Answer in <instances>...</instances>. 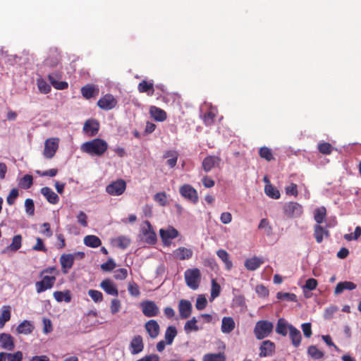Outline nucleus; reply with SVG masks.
Segmentation results:
<instances>
[{
	"label": "nucleus",
	"instance_id": "obj_1",
	"mask_svg": "<svg viewBox=\"0 0 361 361\" xmlns=\"http://www.w3.org/2000/svg\"><path fill=\"white\" fill-rule=\"evenodd\" d=\"M59 271L55 267H47L42 270L39 276L42 279L35 283V289L37 293H41L52 288L56 280Z\"/></svg>",
	"mask_w": 361,
	"mask_h": 361
},
{
	"label": "nucleus",
	"instance_id": "obj_2",
	"mask_svg": "<svg viewBox=\"0 0 361 361\" xmlns=\"http://www.w3.org/2000/svg\"><path fill=\"white\" fill-rule=\"evenodd\" d=\"M81 149L91 156L101 157L108 149V143L103 139L95 138L83 143Z\"/></svg>",
	"mask_w": 361,
	"mask_h": 361
},
{
	"label": "nucleus",
	"instance_id": "obj_3",
	"mask_svg": "<svg viewBox=\"0 0 361 361\" xmlns=\"http://www.w3.org/2000/svg\"><path fill=\"white\" fill-rule=\"evenodd\" d=\"M273 329L274 325L271 322L259 320L256 323L253 332L257 339L262 340L271 334Z\"/></svg>",
	"mask_w": 361,
	"mask_h": 361
},
{
	"label": "nucleus",
	"instance_id": "obj_4",
	"mask_svg": "<svg viewBox=\"0 0 361 361\" xmlns=\"http://www.w3.org/2000/svg\"><path fill=\"white\" fill-rule=\"evenodd\" d=\"M187 286L192 290H197L201 281L200 271L197 268L188 269L184 273Z\"/></svg>",
	"mask_w": 361,
	"mask_h": 361
},
{
	"label": "nucleus",
	"instance_id": "obj_5",
	"mask_svg": "<svg viewBox=\"0 0 361 361\" xmlns=\"http://www.w3.org/2000/svg\"><path fill=\"white\" fill-rule=\"evenodd\" d=\"M59 146L58 137H49L44 142L43 155L46 159H51L54 157Z\"/></svg>",
	"mask_w": 361,
	"mask_h": 361
},
{
	"label": "nucleus",
	"instance_id": "obj_6",
	"mask_svg": "<svg viewBox=\"0 0 361 361\" xmlns=\"http://www.w3.org/2000/svg\"><path fill=\"white\" fill-rule=\"evenodd\" d=\"M283 213L288 218L300 217L302 212L303 208L301 204L295 202H289L283 206Z\"/></svg>",
	"mask_w": 361,
	"mask_h": 361
},
{
	"label": "nucleus",
	"instance_id": "obj_7",
	"mask_svg": "<svg viewBox=\"0 0 361 361\" xmlns=\"http://www.w3.org/2000/svg\"><path fill=\"white\" fill-rule=\"evenodd\" d=\"M126 188V183L123 179H118L109 184L106 191L111 195L118 196L122 195Z\"/></svg>",
	"mask_w": 361,
	"mask_h": 361
},
{
	"label": "nucleus",
	"instance_id": "obj_8",
	"mask_svg": "<svg viewBox=\"0 0 361 361\" xmlns=\"http://www.w3.org/2000/svg\"><path fill=\"white\" fill-rule=\"evenodd\" d=\"M140 307L143 314L147 317H156L159 313V308L152 300H144L140 302Z\"/></svg>",
	"mask_w": 361,
	"mask_h": 361
},
{
	"label": "nucleus",
	"instance_id": "obj_9",
	"mask_svg": "<svg viewBox=\"0 0 361 361\" xmlns=\"http://www.w3.org/2000/svg\"><path fill=\"white\" fill-rule=\"evenodd\" d=\"M180 194L184 198L195 204L198 202L197 191L190 185L184 184L179 189Z\"/></svg>",
	"mask_w": 361,
	"mask_h": 361
},
{
	"label": "nucleus",
	"instance_id": "obj_10",
	"mask_svg": "<svg viewBox=\"0 0 361 361\" xmlns=\"http://www.w3.org/2000/svg\"><path fill=\"white\" fill-rule=\"evenodd\" d=\"M116 99L111 94H106L97 101V106L102 110L109 111L117 105Z\"/></svg>",
	"mask_w": 361,
	"mask_h": 361
},
{
	"label": "nucleus",
	"instance_id": "obj_11",
	"mask_svg": "<svg viewBox=\"0 0 361 361\" xmlns=\"http://www.w3.org/2000/svg\"><path fill=\"white\" fill-rule=\"evenodd\" d=\"M221 159L219 156L209 155L206 157L202 163L203 170L208 173L214 167H218Z\"/></svg>",
	"mask_w": 361,
	"mask_h": 361
},
{
	"label": "nucleus",
	"instance_id": "obj_12",
	"mask_svg": "<svg viewBox=\"0 0 361 361\" xmlns=\"http://www.w3.org/2000/svg\"><path fill=\"white\" fill-rule=\"evenodd\" d=\"M275 344L274 342L267 340L264 341L259 346V356L265 357L272 355L275 352Z\"/></svg>",
	"mask_w": 361,
	"mask_h": 361
},
{
	"label": "nucleus",
	"instance_id": "obj_13",
	"mask_svg": "<svg viewBox=\"0 0 361 361\" xmlns=\"http://www.w3.org/2000/svg\"><path fill=\"white\" fill-rule=\"evenodd\" d=\"M61 78V74L59 72H54L48 75V79L52 86L56 90H65L68 87V84L65 81H59Z\"/></svg>",
	"mask_w": 361,
	"mask_h": 361
},
{
	"label": "nucleus",
	"instance_id": "obj_14",
	"mask_svg": "<svg viewBox=\"0 0 361 361\" xmlns=\"http://www.w3.org/2000/svg\"><path fill=\"white\" fill-rule=\"evenodd\" d=\"M97 312L95 310H90L82 318V324L85 328H91L100 324L96 319L97 317Z\"/></svg>",
	"mask_w": 361,
	"mask_h": 361
},
{
	"label": "nucleus",
	"instance_id": "obj_15",
	"mask_svg": "<svg viewBox=\"0 0 361 361\" xmlns=\"http://www.w3.org/2000/svg\"><path fill=\"white\" fill-rule=\"evenodd\" d=\"M192 306L189 300L182 299L179 301L178 312L181 319L188 318L192 313Z\"/></svg>",
	"mask_w": 361,
	"mask_h": 361
},
{
	"label": "nucleus",
	"instance_id": "obj_16",
	"mask_svg": "<svg viewBox=\"0 0 361 361\" xmlns=\"http://www.w3.org/2000/svg\"><path fill=\"white\" fill-rule=\"evenodd\" d=\"M63 274L68 272L74 264V256L72 254H63L59 259Z\"/></svg>",
	"mask_w": 361,
	"mask_h": 361
},
{
	"label": "nucleus",
	"instance_id": "obj_17",
	"mask_svg": "<svg viewBox=\"0 0 361 361\" xmlns=\"http://www.w3.org/2000/svg\"><path fill=\"white\" fill-rule=\"evenodd\" d=\"M145 328L149 337L153 339L156 338L159 334L160 326L158 322L154 319L147 322L145 324Z\"/></svg>",
	"mask_w": 361,
	"mask_h": 361
},
{
	"label": "nucleus",
	"instance_id": "obj_18",
	"mask_svg": "<svg viewBox=\"0 0 361 361\" xmlns=\"http://www.w3.org/2000/svg\"><path fill=\"white\" fill-rule=\"evenodd\" d=\"M143 348L144 344L142 336L140 335L134 336L130 343V350L131 354H138L143 350Z\"/></svg>",
	"mask_w": 361,
	"mask_h": 361
},
{
	"label": "nucleus",
	"instance_id": "obj_19",
	"mask_svg": "<svg viewBox=\"0 0 361 361\" xmlns=\"http://www.w3.org/2000/svg\"><path fill=\"white\" fill-rule=\"evenodd\" d=\"M0 346L7 350H13L15 348L13 338L8 334H0Z\"/></svg>",
	"mask_w": 361,
	"mask_h": 361
},
{
	"label": "nucleus",
	"instance_id": "obj_20",
	"mask_svg": "<svg viewBox=\"0 0 361 361\" xmlns=\"http://www.w3.org/2000/svg\"><path fill=\"white\" fill-rule=\"evenodd\" d=\"M99 124L94 119H88L85 121L83 130L90 136L95 135L99 131Z\"/></svg>",
	"mask_w": 361,
	"mask_h": 361
},
{
	"label": "nucleus",
	"instance_id": "obj_21",
	"mask_svg": "<svg viewBox=\"0 0 361 361\" xmlns=\"http://www.w3.org/2000/svg\"><path fill=\"white\" fill-rule=\"evenodd\" d=\"M100 287L108 294L114 296H118V291L113 281L109 279L103 280L100 283Z\"/></svg>",
	"mask_w": 361,
	"mask_h": 361
},
{
	"label": "nucleus",
	"instance_id": "obj_22",
	"mask_svg": "<svg viewBox=\"0 0 361 361\" xmlns=\"http://www.w3.org/2000/svg\"><path fill=\"white\" fill-rule=\"evenodd\" d=\"M41 193L45 197L46 200L51 204H56L59 201V195L49 187L41 188Z\"/></svg>",
	"mask_w": 361,
	"mask_h": 361
},
{
	"label": "nucleus",
	"instance_id": "obj_23",
	"mask_svg": "<svg viewBox=\"0 0 361 361\" xmlns=\"http://www.w3.org/2000/svg\"><path fill=\"white\" fill-rule=\"evenodd\" d=\"M147 226V229H145L142 231V234L145 237V240L148 244H154L157 241V235L152 230V227L148 221H145Z\"/></svg>",
	"mask_w": 361,
	"mask_h": 361
},
{
	"label": "nucleus",
	"instance_id": "obj_24",
	"mask_svg": "<svg viewBox=\"0 0 361 361\" xmlns=\"http://www.w3.org/2000/svg\"><path fill=\"white\" fill-rule=\"evenodd\" d=\"M34 329V325L30 321L24 320L18 324L16 328V331L19 334L27 335L30 334L33 331Z\"/></svg>",
	"mask_w": 361,
	"mask_h": 361
},
{
	"label": "nucleus",
	"instance_id": "obj_25",
	"mask_svg": "<svg viewBox=\"0 0 361 361\" xmlns=\"http://www.w3.org/2000/svg\"><path fill=\"white\" fill-rule=\"evenodd\" d=\"M173 254L177 259L180 260H185L190 259L192 256L193 252L191 249L180 247L174 250Z\"/></svg>",
	"mask_w": 361,
	"mask_h": 361
},
{
	"label": "nucleus",
	"instance_id": "obj_26",
	"mask_svg": "<svg viewBox=\"0 0 361 361\" xmlns=\"http://www.w3.org/2000/svg\"><path fill=\"white\" fill-rule=\"evenodd\" d=\"M137 90L140 93H146L148 96H152L154 93L153 82H149L145 80H142L137 85Z\"/></svg>",
	"mask_w": 361,
	"mask_h": 361
},
{
	"label": "nucleus",
	"instance_id": "obj_27",
	"mask_svg": "<svg viewBox=\"0 0 361 361\" xmlns=\"http://www.w3.org/2000/svg\"><path fill=\"white\" fill-rule=\"evenodd\" d=\"M289 330V336L291 339L292 344L295 347H298L300 345L302 336L300 331L297 329L295 327H294L293 325H290L288 326Z\"/></svg>",
	"mask_w": 361,
	"mask_h": 361
},
{
	"label": "nucleus",
	"instance_id": "obj_28",
	"mask_svg": "<svg viewBox=\"0 0 361 361\" xmlns=\"http://www.w3.org/2000/svg\"><path fill=\"white\" fill-rule=\"evenodd\" d=\"M357 287L356 284L351 281H343L339 282L334 290L335 295H339L342 293L345 290H352L355 289Z\"/></svg>",
	"mask_w": 361,
	"mask_h": 361
},
{
	"label": "nucleus",
	"instance_id": "obj_29",
	"mask_svg": "<svg viewBox=\"0 0 361 361\" xmlns=\"http://www.w3.org/2000/svg\"><path fill=\"white\" fill-rule=\"evenodd\" d=\"M264 263V261L257 257H253L250 259H247L245 261V267L247 270L250 271H255L262 264Z\"/></svg>",
	"mask_w": 361,
	"mask_h": 361
},
{
	"label": "nucleus",
	"instance_id": "obj_30",
	"mask_svg": "<svg viewBox=\"0 0 361 361\" xmlns=\"http://www.w3.org/2000/svg\"><path fill=\"white\" fill-rule=\"evenodd\" d=\"M160 236L163 241L166 242L167 240L174 239L178 235V232L176 229L173 227H169L167 229H161Z\"/></svg>",
	"mask_w": 361,
	"mask_h": 361
},
{
	"label": "nucleus",
	"instance_id": "obj_31",
	"mask_svg": "<svg viewBox=\"0 0 361 361\" xmlns=\"http://www.w3.org/2000/svg\"><path fill=\"white\" fill-rule=\"evenodd\" d=\"M221 331L224 334H229L235 329V322L231 317H224L222 319Z\"/></svg>",
	"mask_w": 361,
	"mask_h": 361
},
{
	"label": "nucleus",
	"instance_id": "obj_32",
	"mask_svg": "<svg viewBox=\"0 0 361 361\" xmlns=\"http://www.w3.org/2000/svg\"><path fill=\"white\" fill-rule=\"evenodd\" d=\"M149 113L152 117L157 121H164L167 117L165 111L154 106L150 107Z\"/></svg>",
	"mask_w": 361,
	"mask_h": 361
},
{
	"label": "nucleus",
	"instance_id": "obj_33",
	"mask_svg": "<svg viewBox=\"0 0 361 361\" xmlns=\"http://www.w3.org/2000/svg\"><path fill=\"white\" fill-rule=\"evenodd\" d=\"M99 92V90L92 85L87 84L81 88V94L87 99L95 96Z\"/></svg>",
	"mask_w": 361,
	"mask_h": 361
},
{
	"label": "nucleus",
	"instance_id": "obj_34",
	"mask_svg": "<svg viewBox=\"0 0 361 361\" xmlns=\"http://www.w3.org/2000/svg\"><path fill=\"white\" fill-rule=\"evenodd\" d=\"M84 244L90 247L96 248L101 245V240L94 235H88L84 238Z\"/></svg>",
	"mask_w": 361,
	"mask_h": 361
},
{
	"label": "nucleus",
	"instance_id": "obj_35",
	"mask_svg": "<svg viewBox=\"0 0 361 361\" xmlns=\"http://www.w3.org/2000/svg\"><path fill=\"white\" fill-rule=\"evenodd\" d=\"M290 324H288L287 321L283 318H280L277 321L276 326V332L278 334H280L283 336H286L288 334V326Z\"/></svg>",
	"mask_w": 361,
	"mask_h": 361
},
{
	"label": "nucleus",
	"instance_id": "obj_36",
	"mask_svg": "<svg viewBox=\"0 0 361 361\" xmlns=\"http://www.w3.org/2000/svg\"><path fill=\"white\" fill-rule=\"evenodd\" d=\"M216 255L225 264L226 269L231 270L233 267V263L230 259L229 254L228 252L223 249H220L216 252Z\"/></svg>",
	"mask_w": 361,
	"mask_h": 361
},
{
	"label": "nucleus",
	"instance_id": "obj_37",
	"mask_svg": "<svg viewBox=\"0 0 361 361\" xmlns=\"http://www.w3.org/2000/svg\"><path fill=\"white\" fill-rule=\"evenodd\" d=\"M53 295L55 300L59 302H61L62 301H65L66 302H70L71 300V291L68 290L65 291L56 290L54 292Z\"/></svg>",
	"mask_w": 361,
	"mask_h": 361
},
{
	"label": "nucleus",
	"instance_id": "obj_38",
	"mask_svg": "<svg viewBox=\"0 0 361 361\" xmlns=\"http://www.w3.org/2000/svg\"><path fill=\"white\" fill-rule=\"evenodd\" d=\"M11 319V307L9 305H4L1 308L0 315V329H2L5 324Z\"/></svg>",
	"mask_w": 361,
	"mask_h": 361
},
{
	"label": "nucleus",
	"instance_id": "obj_39",
	"mask_svg": "<svg viewBox=\"0 0 361 361\" xmlns=\"http://www.w3.org/2000/svg\"><path fill=\"white\" fill-rule=\"evenodd\" d=\"M164 157L169 158L166 163L171 168H173L176 165L178 153L176 151L169 150L164 153Z\"/></svg>",
	"mask_w": 361,
	"mask_h": 361
},
{
	"label": "nucleus",
	"instance_id": "obj_40",
	"mask_svg": "<svg viewBox=\"0 0 361 361\" xmlns=\"http://www.w3.org/2000/svg\"><path fill=\"white\" fill-rule=\"evenodd\" d=\"M177 335L176 328L173 326H169L166 328L165 331L164 338L167 345H171L175 337Z\"/></svg>",
	"mask_w": 361,
	"mask_h": 361
},
{
	"label": "nucleus",
	"instance_id": "obj_41",
	"mask_svg": "<svg viewBox=\"0 0 361 361\" xmlns=\"http://www.w3.org/2000/svg\"><path fill=\"white\" fill-rule=\"evenodd\" d=\"M112 242L115 246L124 250L129 246L130 240L128 237L121 235L114 238Z\"/></svg>",
	"mask_w": 361,
	"mask_h": 361
},
{
	"label": "nucleus",
	"instance_id": "obj_42",
	"mask_svg": "<svg viewBox=\"0 0 361 361\" xmlns=\"http://www.w3.org/2000/svg\"><path fill=\"white\" fill-rule=\"evenodd\" d=\"M326 216V209L324 207L317 208L314 212V219L315 221L320 224L323 223Z\"/></svg>",
	"mask_w": 361,
	"mask_h": 361
},
{
	"label": "nucleus",
	"instance_id": "obj_43",
	"mask_svg": "<svg viewBox=\"0 0 361 361\" xmlns=\"http://www.w3.org/2000/svg\"><path fill=\"white\" fill-rule=\"evenodd\" d=\"M59 54L56 50H54L50 52V55L45 60V63L50 67H54L59 63Z\"/></svg>",
	"mask_w": 361,
	"mask_h": 361
},
{
	"label": "nucleus",
	"instance_id": "obj_44",
	"mask_svg": "<svg viewBox=\"0 0 361 361\" xmlns=\"http://www.w3.org/2000/svg\"><path fill=\"white\" fill-rule=\"evenodd\" d=\"M324 235L328 236L329 231H326L322 226L316 225L314 228V235L318 243H321L323 241Z\"/></svg>",
	"mask_w": 361,
	"mask_h": 361
},
{
	"label": "nucleus",
	"instance_id": "obj_45",
	"mask_svg": "<svg viewBox=\"0 0 361 361\" xmlns=\"http://www.w3.org/2000/svg\"><path fill=\"white\" fill-rule=\"evenodd\" d=\"M202 361H226L224 353H207L203 356Z\"/></svg>",
	"mask_w": 361,
	"mask_h": 361
},
{
	"label": "nucleus",
	"instance_id": "obj_46",
	"mask_svg": "<svg viewBox=\"0 0 361 361\" xmlns=\"http://www.w3.org/2000/svg\"><path fill=\"white\" fill-rule=\"evenodd\" d=\"M259 155L262 159H264L267 161H271L275 159L271 149L267 147H262L259 150Z\"/></svg>",
	"mask_w": 361,
	"mask_h": 361
},
{
	"label": "nucleus",
	"instance_id": "obj_47",
	"mask_svg": "<svg viewBox=\"0 0 361 361\" xmlns=\"http://www.w3.org/2000/svg\"><path fill=\"white\" fill-rule=\"evenodd\" d=\"M264 192L267 196L273 199H279L281 195L279 191L271 184L265 185Z\"/></svg>",
	"mask_w": 361,
	"mask_h": 361
},
{
	"label": "nucleus",
	"instance_id": "obj_48",
	"mask_svg": "<svg viewBox=\"0 0 361 361\" xmlns=\"http://www.w3.org/2000/svg\"><path fill=\"white\" fill-rule=\"evenodd\" d=\"M197 320L195 317H192L191 319L186 322L184 325V330L188 333L191 331H197L199 327L197 325Z\"/></svg>",
	"mask_w": 361,
	"mask_h": 361
},
{
	"label": "nucleus",
	"instance_id": "obj_49",
	"mask_svg": "<svg viewBox=\"0 0 361 361\" xmlns=\"http://www.w3.org/2000/svg\"><path fill=\"white\" fill-rule=\"evenodd\" d=\"M33 183V178L31 175H25L20 180L19 185L24 188H30Z\"/></svg>",
	"mask_w": 361,
	"mask_h": 361
},
{
	"label": "nucleus",
	"instance_id": "obj_50",
	"mask_svg": "<svg viewBox=\"0 0 361 361\" xmlns=\"http://www.w3.org/2000/svg\"><path fill=\"white\" fill-rule=\"evenodd\" d=\"M154 200L160 206L165 207L167 204V197L164 192H157L154 196Z\"/></svg>",
	"mask_w": 361,
	"mask_h": 361
},
{
	"label": "nucleus",
	"instance_id": "obj_51",
	"mask_svg": "<svg viewBox=\"0 0 361 361\" xmlns=\"http://www.w3.org/2000/svg\"><path fill=\"white\" fill-rule=\"evenodd\" d=\"M276 298L279 300L292 301V302H295L297 300V297H296L295 294L290 293L279 292L276 294Z\"/></svg>",
	"mask_w": 361,
	"mask_h": 361
},
{
	"label": "nucleus",
	"instance_id": "obj_52",
	"mask_svg": "<svg viewBox=\"0 0 361 361\" xmlns=\"http://www.w3.org/2000/svg\"><path fill=\"white\" fill-rule=\"evenodd\" d=\"M88 295L94 302H101L104 299L103 294L102 293V292L97 290H89Z\"/></svg>",
	"mask_w": 361,
	"mask_h": 361
},
{
	"label": "nucleus",
	"instance_id": "obj_53",
	"mask_svg": "<svg viewBox=\"0 0 361 361\" xmlns=\"http://www.w3.org/2000/svg\"><path fill=\"white\" fill-rule=\"evenodd\" d=\"M307 353L314 359H320L324 356V353L315 345H310L307 349Z\"/></svg>",
	"mask_w": 361,
	"mask_h": 361
},
{
	"label": "nucleus",
	"instance_id": "obj_54",
	"mask_svg": "<svg viewBox=\"0 0 361 361\" xmlns=\"http://www.w3.org/2000/svg\"><path fill=\"white\" fill-rule=\"evenodd\" d=\"M22 245V237L20 235H15L12 239V243L9 247L12 251H16L20 248Z\"/></svg>",
	"mask_w": 361,
	"mask_h": 361
},
{
	"label": "nucleus",
	"instance_id": "obj_55",
	"mask_svg": "<svg viewBox=\"0 0 361 361\" xmlns=\"http://www.w3.org/2000/svg\"><path fill=\"white\" fill-rule=\"evenodd\" d=\"M128 290L132 296L138 297L140 295L139 286L134 281H131L128 283Z\"/></svg>",
	"mask_w": 361,
	"mask_h": 361
},
{
	"label": "nucleus",
	"instance_id": "obj_56",
	"mask_svg": "<svg viewBox=\"0 0 361 361\" xmlns=\"http://www.w3.org/2000/svg\"><path fill=\"white\" fill-rule=\"evenodd\" d=\"M318 149L323 154H330L332 152L333 147L329 142H322L319 144Z\"/></svg>",
	"mask_w": 361,
	"mask_h": 361
},
{
	"label": "nucleus",
	"instance_id": "obj_57",
	"mask_svg": "<svg viewBox=\"0 0 361 361\" xmlns=\"http://www.w3.org/2000/svg\"><path fill=\"white\" fill-rule=\"evenodd\" d=\"M258 228L264 229V233L267 235H270L271 233L272 228L271 226L269 225V222L267 219H262L260 221L259 224L258 226Z\"/></svg>",
	"mask_w": 361,
	"mask_h": 361
},
{
	"label": "nucleus",
	"instance_id": "obj_58",
	"mask_svg": "<svg viewBox=\"0 0 361 361\" xmlns=\"http://www.w3.org/2000/svg\"><path fill=\"white\" fill-rule=\"evenodd\" d=\"M207 305V300L204 295H198L196 303H195V307L198 310H204Z\"/></svg>",
	"mask_w": 361,
	"mask_h": 361
},
{
	"label": "nucleus",
	"instance_id": "obj_59",
	"mask_svg": "<svg viewBox=\"0 0 361 361\" xmlns=\"http://www.w3.org/2000/svg\"><path fill=\"white\" fill-rule=\"evenodd\" d=\"M18 195H19L18 190L17 188H13L10 191L9 195H8V197L6 198L7 204L8 205H13L15 203L16 200L17 199Z\"/></svg>",
	"mask_w": 361,
	"mask_h": 361
},
{
	"label": "nucleus",
	"instance_id": "obj_60",
	"mask_svg": "<svg viewBox=\"0 0 361 361\" xmlns=\"http://www.w3.org/2000/svg\"><path fill=\"white\" fill-rule=\"evenodd\" d=\"M220 291L221 287L219 284L214 279H213L212 281L211 298L214 299L218 297L220 294Z\"/></svg>",
	"mask_w": 361,
	"mask_h": 361
},
{
	"label": "nucleus",
	"instance_id": "obj_61",
	"mask_svg": "<svg viewBox=\"0 0 361 361\" xmlns=\"http://www.w3.org/2000/svg\"><path fill=\"white\" fill-rule=\"evenodd\" d=\"M37 87L39 90L43 94H47L51 91V87L44 80H37Z\"/></svg>",
	"mask_w": 361,
	"mask_h": 361
},
{
	"label": "nucleus",
	"instance_id": "obj_62",
	"mask_svg": "<svg viewBox=\"0 0 361 361\" xmlns=\"http://www.w3.org/2000/svg\"><path fill=\"white\" fill-rule=\"evenodd\" d=\"M116 267V263L112 258H109L105 263L101 265L104 271H111Z\"/></svg>",
	"mask_w": 361,
	"mask_h": 361
},
{
	"label": "nucleus",
	"instance_id": "obj_63",
	"mask_svg": "<svg viewBox=\"0 0 361 361\" xmlns=\"http://www.w3.org/2000/svg\"><path fill=\"white\" fill-rule=\"evenodd\" d=\"M25 211L29 215H34L35 213V204L32 199H26L25 201Z\"/></svg>",
	"mask_w": 361,
	"mask_h": 361
},
{
	"label": "nucleus",
	"instance_id": "obj_64",
	"mask_svg": "<svg viewBox=\"0 0 361 361\" xmlns=\"http://www.w3.org/2000/svg\"><path fill=\"white\" fill-rule=\"evenodd\" d=\"M7 360L8 361H21L23 360V353L17 351L15 353H7Z\"/></svg>",
	"mask_w": 361,
	"mask_h": 361
}]
</instances>
